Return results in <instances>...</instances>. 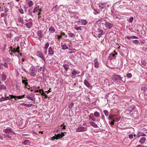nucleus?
Listing matches in <instances>:
<instances>
[{
  "label": "nucleus",
  "instance_id": "nucleus-1",
  "mask_svg": "<svg viewBox=\"0 0 147 147\" xmlns=\"http://www.w3.org/2000/svg\"><path fill=\"white\" fill-rule=\"evenodd\" d=\"M120 119L119 117L116 115H110L108 117V119L111 120L110 124L112 125H114V122L118 121Z\"/></svg>",
  "mask_w": 147,
  "mask_h": 147
},
{
  "label": "nucleus",
  "instance_id": "nucleus-2",
  "mask_svg": "<svg viewBox=\"0 0 147 147\" xmlns=\"http://www.w3.org/2000/svg\"><path fill=\"white\" fill-rule=\"evenodd\" d=\"M88 128L87 127V123H84L82 125H80L78 128L76 129L77 132H83L87 131Z\"/></svg>",
  "mask_w": 147,
  "mask_h": 147
},
{
  "label": "nucleus",
  "instance_id": "nucleus-3",
  "mask_svg": "<svg viewBox=\"0 0 147 147\" xmlns=\"http://www.w3.org/2000/svg\"><path fill=\"white\" fill-rule=\"evenodd\" d=\"M37 69L34 66H31L29 69L28 74L32 77H35L36 75Z\"/></svg>",
  "mask_w": 147,
  "mask_h": 147
},
{
  "label": "nucleus",
  "instance_id": "nucleus-4",
  "mask_svg": "<svg viewBox=\"0 0 147 147\" xmlns=\"http://www.w3.org/2000/svg\"><path fill=\"white\" fill-rule=\"evenodd\" d=\"M113 78L114 80L116 81L122 83L123 82V81L122 80L123 77H121L119 75H113Z\"/></svg>",
  "mask_w": 147,
  "mask_h": 147
},
{
  "label": "nucleus",
  "instance_id": "nucleus-5",
  "mask_svg": "<svg viewBox=\"0 0 147 147\" xmlns=\"http://www.w3.org/2000/svg\"><path fill=\"white\" fill-rule=\"evenodd\" d=\"M105 33V32L103 31L101 27H99L98 29L96 34L97 35V36L99 38L102 35L104 34Z\"/></svg>",
  "mask_w": 147,
  "mask_h": 147
},
{
  "label": "nucleus",
  "instance_id": "nucleus-6",
  "mask_svg": "<svg viewBox=\"0 0 147 147\" xmlns=\"http://www.w3.org/2000/svg\"><path fill=\"white\" fill-rule=\"evenodd\" d=\"M3 131L5 133H10L11 135H13L15 134L14 132L10 128H6L5 129L3 130Z\"/></svg>",
  "mask_w": 147,
  "mask_h": 147
},
{
  "label": "nucleus",
  "instance_id": "nucleus-7",
  "mask_svg": "<svg viewBox=\"0 0 147 147\" xmlns=\"http://www.w3.org/2000/svg\"><path fill=\"white\" fill-rule=\"evenodd\" d=\"M36 34L39 37L38 39L39 40H41L42 38L43 37V35L42 34V32L41 30H38Z\"/></svg>",
  "mask_w": 147,
  "mask_h": 147
},
{
  "label": "nucleus",
  "instance_id": "nucleus-8",
  "mask_svg": "<svg viewBox=\"0 0 147 147\" xmlns=\"http://www.w3.org/2000/svg\"><path fill=\"white\" fill-rule=\"evenodd\" d=\"M105 25L106 28H107L109 29L112 28L113 26V24L111 23L108 22H105Z\"/></svg>",
  "mask_w": 147,
  "mask_h": 147
},
{
  "label": "nucleus",
  "instance_id": "nucleus-9",
  "mask_svg": "<svg viewBox=\"0 0 147 147\" xmlns=\"http://www.w3.org/2000/svg\"><path fill=\"white\" fill-rule=\"evenodd\" d=\"M139 63L142 67H147V64L145 61L143 59H141L138 61Z\"/></svg>",
  "mask_w": 147,
  "mask_h": 147
},
{
  "label": "nucleus",
  "instance_id": "nucleus-10",
  "mask_svg": "<svg viewBox=\"0 0 147 147\" xmlns=\"http://www.w3.org/2000/svg\"><path fill=\"white\" fill-rule=\"evenodd\" d=\"M37 56L41 58L43 61H45V58L43 55V54L40 51L37 52Z\"/></svg>",
  "mask_w": 147,
  "mask_h": 147
},
{
  "label": "nucleus",
  "instance_id": "nucleus-11",
  "mask_svg": "<svg viewBox=\"0 0 147 147\" xmlns=\"http://www.w3.org/2000/svg\"><path fill=\"white\" fill-rule=\"evenodd\" d=\"M101 5L104 6L105 8H106L107 7H109L111 6V4L109 3L108 2L101 3Z\"/></svg>",
  "mask_w": 147,
  "mask_h": 147
},
{
  "label": "nucleus",
  "instance_id": "nucleus-12",
  "mask_svg": "<svg viewBox=\"0 0 147 147\" xmlns=\"http://www.w3.org/2000/svg\"><path fill=\"white\" fill-rule=\"evenodd\" d=\"M5 100H10L13 98H14V96L13 95H10L9 96H7L6 94L5 95Z\"/></svg>",
  "mask_w": 147,
  "mask_h": 147
},
{
  "label": "nucleus",
  "instance_id": "nucleus-13",
  "mask_svg": "<svg viewBox=\"0 0 147 147\" xmlns=\"http://www.w3.org/2000/svg\"><path fill=\"white\" fill-rule=\"evenodd\" d=\"M27 81V80H22V83L24 84V88H26L27 86L28 85V84Z\"/></svg>",
  "mask_w": 147,
  "mask_h": 147
},
{
  "label": "nucleus",
  "instance_id": "nucleus-14",
  "mask_svg": "<svg viewBox=\"0 0 147 147\" xmlns=\"http://www.w3.org/2000/svg\"><path fill=\"white\" fill-rule=\"evenodd\" d=\"M20 61L19 62V64H22V63L26 60L25 56H23L22 58L20 57Z\"/></svg>",
  "mask_w": 147,
  "mask_h": 147
},
{
  "label": "nucleus",
  "instance_id": "nucleus-15",
  "mask_svg": "<svg viewBox=\"0 0 147 147\" xmlns=\"http://www.w3.org/2000/svg\"><path fill=\"white\" fill-rule=\"evenodd\" d=\"M146 135L144 132H139L136 135L137 138H140L141 136H146Z\"/></svg>",
  "mask_w": 147,
  "mask_h": 147
},
{
  "label": "nucleus",
  "instance_id": "nucleus-16",
  "mask_svg": "<svg viewBox=\"0 0 147 147\" xmlns=\"http://www.w3.org/2000/svg\"><path fill=\"white\" fill-rule=\"evenodd\" d=\"M1 77V80L3 81H4L6 80L7 78V76L5 73H3Z\"/></svg>",
  "mask_w": 147,
  "mask_h": 147
},
{
  "label": "nucleus",
  "instance_id": "nucleus-17",
  "mask_svg": "<svg viewBox=\"0 0 147 147\" xmlns=\"http://www.w3.org/2000/svg\"><path fill=\"white\" fill-rule=\"evenodd\" d=\"M11 50L9 51V53L11 52H12L13 53H19L20 52L19 51H16V49L13 48H12V47H11Z\"/></svg>",
  "mask_w": 147,
  "mask_h": 147
},
{
  "label": "nucleus",
  "instance_id": "nucleus-18",
  "mask_svg": "<svg viewBox=\"0 0 147 147\" xmlns=\"http://www.w3.org/2000/svg\"><path fill=\"white\" fill-rule=\"evenodd\" d=\"M94 67L98 68L99 66V63L98 62V59L96 58L94 61Z\"/></svg>",
  "mask_w": 147,
  "mask_h": 147
},
{
  "label": "nucleus",
  "instance_id": "nucleus-19",
  "mask_svg": "<svg viewBox=\"0 0 147 147\" xmlns=\"http://www.w3.org/2000/svg\"><path fill=\"white\" fill-rule=\"evenodd\" d=\"M84 84L88 88H90L92 87L89 83L86 80H85L84 82Z\"/></svg>",
  "mask_w": 147,
  "mask_h": 147
},
{
  "label": "nucleus",
  "instance_id": "nucleus-20",
  "mask_svg": "<svg viewBox=\"0 0 147 147\" xmlns=\"http://www.w3.org/2000/svg\"><path fill=\"white\" fill-rule=\"evenodd\" d=\"M80 23L82 25H85L87 23V21L84 19H82L80 20Z\"/></svg>",
  "mask_w": 147,
  "mask_h": 147
},
{
  "label": "nucleus",
  "instance_id": "nucleus-21",
  "mask_svg": "<svg viewBox=\"0 0 147 147\" xmlns=\"http://www.w3.org/2000/svg\"><path fill=\"white\" fill-rule=\"evenodd\" d=\"M90 123L92 126L95 128H97L98 127V125L95 124V123L92 121H90Z\"/></svg>",
  "mask_w": 147,
  "mask_h": 147
},
{
  "label": "nucleus",
  "instance_id": "nucleus-22",
  "mask_svg": "<svg viewBox=\"0 0 147 147\" xmlns=\"http://www.w3.org/2000/svg\"><path fill=\"white\" fill-rule=\"evenodd\" d=\"M48 53L51 55H52L54 54V51L51 47H50L49 49Z\"/></svg>",
  "mask_w": 147,
  "mask_h": 147
},
{
  "label": "nucleus",
  "instance_id": "nucleus-23",
  "mask_svg": "<svg viewBox=\"0 0 147 147\" xmlns=\"http://www.w3.org/2000/svg\"><path fill=\"white\" fill-rule=\"evenodd\" d=\"M146 138L144 137H142L140 138L139 141V142H140L141 144H143L146 141Z\"/></svg>",
  "mask_w": 147,
  "mask_h": 147
},
{
  "label": "nucleus",
  "instance_id": "nucleus-24",
  "mask_svg": "<svg viewBox=\"0 0 147 147\" xmlns=\"http://www.w3.org/2000/svg\"><path fill=\"white\" fill-rule=\"evenodd\" d=\"M63 66L66 72L67 71L68 69L69 68V65L67 64H63Z\"/></svg>",
  "mask_w": 147,
  "mask_h": 147
},
{
  "label": "nucleus",
  "instance_id": "nucleus-25",
  "mask_svg": "<svg viewBox=\"0 0 147 147\" xmlns=\"http://www.w3.org/2000/svg\"><path fill=\"white\" fill-rule=\"evenodd\" d=\"M27 4L28 5L29 7H30L34 5V3L32 1L29 0L27 2Z\"/></svg>",
  "mask_w": 147,
  "mask_h": 147
},
{
  "label": "nucleus",
  "instance_id": "nucleus-26",
  "mask_svg": "<svg viewBox=\"0 0 147 147\" xmlns=\"http://www.w3.org/2000/svg\"><path fill=\"white\" fill-rule=\"evenodd\" d=\"M45 70V67L44 66L40 67L39 68L37 69V71L38 72H40L41 71H43Z\"/></svg>",
  "mask_w": 147,
  "mask_h": 147
},
{
  "label": "nucleus",
  "instance_id": "nucleus-27",
  "mask_svg": "<svg viewBox=\"0 0 147 147\" xmlns=\"http://www.w3.org/2000/svg\"><path fill=\"white\" fill-rule=\"evenodd\" d=\"M26 98L28 99L33 102H34L35 100V98L33 96H27Z\"/></svg>",
  "mask_w": 147,
  "mask_h": 147
},
{
  "label": "nucleus",
  "instance_id": "nucleus-28",
  "mask_svg": "<svg viewBox=\"0 0 147 147\" xmlns=\"http://www.w3.org/2000/svg\"><path fill=\"white\" fill-rule=\"evenodd\" d=\"M49 31L50 33H53L55 32V30L53 27H51L49 29Z\"/></svg>",
  "mask_w": 147,
  "mask_h": 147
},
{
  "label": "nucleus",
  "instance_id": "nucleus-29",
  "mask_svg": "<svg viewBox=\"0 0 147 147\" xmlns=\"http://www.w3.org/2000/svg\"><path fill=\"white\" fill-rule=\"evenodd\" d=\"M93 9L94 11V13L95 15H96L97 14H99L100 13V11L99 9H95L94 8Z\"/></svg>",
  "mask_w": 147,
  "mask_h": 147
},
{
  "label": "nucleus",
  "instance_id": "nucleus-30",
  "mask_svg": "<svg viewBox=\"0 0 147 147\" xmlns=\"http://www.w3.org/2000/svg\"><path fill=\"white\" fill-rule=\"evenodd\" d=\"M26 25L27 28H30L32 26V22H30L29 23H27L26 24Z\"/></svg>",
  "mask_w": 147,
  "mask_h": 147
},
{
  "label": "nucleus",
  "instance_id": "nucleus-31",
  "mask_svg": "<svg viewBox=\"0 0 147 147\" xmlns=\"http://www.w3.org/2000/svg\"><path fill=\"white\" fill-rule=\"evenodd\" d=\"M61 49L63 50H66L68 49V47L65 43L64 45H61Z\"/></svg>",
  "mask_w": 147,
  "mask_h": 147
},
{
  "label": "nucleus",
  "instance_id": "nucleus-32",
  "mask_svg": "<svg viewBox=\"0 0 147 147\" xmlns=\"http://www.w3.org/2000/svg\"><path fill=\"white\" fill-rule=\"evenodd\" d=\"M18 22L21 23L22 24H24V20L22 17H20L18 18Z\"/></svg>",
  "mask_w": 147,
  "mask_h": 147
},
{
  "label": "nucleus",
  "instance_id": "nucleus-33",
  "mask_svg": "<svg viewBox=\"0 0 147 147\" xmlns=\"http://www.w3.org/2000/svg\"><path fill=\"white\" fill-rule=\"evenodd\" d=\"M3 89L5 90L7 89L6 87L4 84L0 85V90Z\"/></svg>",
  "mask_w": 147,
  "mask_h": 147
},
{
  "label": "nucleus",
  "instance_id": "nucleus-34",
  "mask_svg": "<svg viewBox=\"0 0 147 147\" xmlns=\"http://www.w3.org/2000/svg\"><path fill=\"white\" fill-rule=\"evenodd\" d=\"M20 105L28 107H31L32 105V104H27L24 103H21L20 104Z\"/></svg>",
  "mask_w": 147,
  "mask_h": 147
},
{
  "label": "nucleus",
  "instance_id": "nucleus-35",
  "mask_svg": "<svg viewBox=\"0 0 147 147\" xmlns=\"http://www.w3.org/2000/svg\"><path fill=\"white\" fill-rule=\"evenodd\" d=\"M77 74V72L76 70L74 69L71 72V76H75Z\"/></svg>",
  "mask_w": 147,
  "mask_h": 147
},
{
  "label": "nucleus",
  "instance_id": "nucleus-36",
  "mask_svg": "<svg viewBox=\"0 0 147 147\" xmlns=\"http://www.w3.org/2000/svg\"><path fill=\"white\" fill-rule=\"evenodd\" d=\"M69 32L68 33V35L69 37H74L75 36V34L71 33L70 31H69Z\"/></svg>",
  "mask_w": 147,
  "mask_h": 147
},
{
  "label": "nucleus",
  "instance_id": "nucleus-37",
  "mask_svg": "<svg viewBox=\"0 0 147 147\" xmlns=\"http://www.w3.org/2000/svg\"><path fill=\"white\" fill-rule=\"evenodd\" d=\"M22 144L25 145H28L30 144V141L28 140H25L22 142Z\"/></svg>",
  "mask_w": 147,
  "mask_h": 147
},
{
  "label": "nucleus",
  "instance_id": "nucleus-38",
  "mask_svg": "<svg viewBox=\"0 0 147 147\" xmlns=\"http://www.w3.org/2000/svg\"><path fill=\"white\" fill-rule=\"evenodd\" d=\"M61 134H58L57 135V137L58 138V139H59V138H61L64 136V134L63 133H62V132H61Z\"/></svg>",
  "mask_w": 147,
  "mask_h": 147
},
{
  "label": "nucleus",
  "instance_id": "nucleus-39",
  "mask_svg": "<svg viewBox=\"0 0 147 147\" xmlns=\"http://www.w3.org/2000/svg\"><path fill=\"white\" fill-rule=\"evenodd\" d=\"M39 6L36 7L34 9L33 13H35L36 12H37L38 10H39Z\"/></svg>",
  "mask_w": 147,
  "mask_h": 147
},
{
  "label": "nucleus",
  "instance_id": "nucleus-40",
  "mask_svg": "<svg viewBox=\"0 0 147 147\" xmlns=\"http://www.w3.org/2000/svg\"><path fill=\"white\" fill-rule=\"evenodd\" d=\"M94 116L96 117H98L100 116V113L96 111L94 113Z\"/></svg>",
  "mask_w": 147,
  "mask_h": 147
},
{
  "label": "nucleus",
  "instance_id": "nucleus-41",
  "mask_svg": "<svg viewBox=\"0 0 147 147\" xmlns=\"http://www.w3.org/2000/svg\"><path fill=\"white\" fill-rule=\"evenodd\" d=\"M24 96H25V95H24L22 96H14L15 97H14V98H17L18 99H21L22 98H24Z\"/></svg>",
  "mask_w": 147,
  "mask_h": 147
},
{
  "label": "nucleus",
  "instance_id": "nucleus-42",
  "mask_svg": "<svg viewBox=\"0 0 147 147\" xmlns=\"http://www.w3.org/2000/svg\"><path fill=\"white\" fill-rule=\"evenodd\" d=\"M49 42H47L46 43L45 45V46L44 47V49L47 50L49 46Z\"/></svg>",
  "mask_w": 147,
  "mask_h": 147
},
{
  "label": "nucleus",
  "instance_id": "nucleus-43",
  "mask_svg": "<svg viewBox=\"0 0 147 147\" xmlns=\"http://www.w3.org/2000/svg\"><path fill=\"white\" fill-rule=\"evenodd\" d=\"M74 29L77 30H82L81 26L77 27L76 26H75Z\"/></svg>",
  "mask_w": 147,
  "mask_h": 147
},
{
  "label": "nucleus",
  "instance_id": "nucleus-44",
  "mask_svg": "<svg viewBox=\"0 0 147 147\" xmlns=\"http://www.w3.org/2000/svg\"><path fill=\"white\" fill-rule=\"evenodd\" d=\"M103 112L104 113L105 115L106 116H108L109 115V112L107 111L106 110H105L103 111Z\"/></svg>",
  "mask_w": 147,
  "mask_h": 147
},
{
  "label": "nucleus",
  "instance_id": "nucleus-45",
  "mask_svg": "<svg viewBox=\"0 0 147 147\" xmlns=\"http://www.w3.org/2000/svg\"><path fill=\"white\" fill-rule=\"evenodd\" d=\"M132 42L136 45H138L139 44V42L138 40H135L132 41Z\"/></svg>",
  "mask_w": 147,
  "mask_h": 147
},
{
  "label": "nucleus",
  "instance_id": "nucleus-46",
  "mask_svg": "<svg viewBox=\"0 0 147 147\" xmlns=\"http://www.w3.org/2000/svg\"><path fill=\"white\" fill-rule=\"evenodd\" d=\"M74 105V103L73 102L69 105V107L70 109L71 110L72 109V108L73 107Z\"/></svg>",
  "mask_w": 147,
  "mask_h": 147
},
{
  "label": "nucleus",
  "instance_id": "nucleus-47",
  "mask_svg": "<svg viewBox=\"0 0 147 147\" xmlns=\"http://www.w3.org/2000/svg\"><path fill=\"white\" fill-rule=\"evenodd\" d=\"M127 77L129 78H131L132 76V75L130 73H128L126 74Z\"/></svg>",
  "mask_w": 147,
  "mask_h": 147
},
{
  "label": "nucleus",
  "instance_id": "nucleus-48",
  "mask_svg": "<svg viewBox=\"0 0 147 147\" xmlns=\"http://www.w3.org/2000/svg\"><path fill=\"white\" fill-rule=\"evenodd\" d=\"M58 7V5H56L55 6H54L53 8V10L54 11H57V9Z\"/></svg>",
  "mask_w": 147,
  "mask_h": 147
},
{
  "label": "nucleus",
  "instance_id": "nucleus-49",
  "mask_svg": "<svg viewBox=\"0 0 147 147\" xmlns=\"http://www.w3.org/2000/svg\"><path fill=\"white\" fill-rule=\"evenodd\" d=\"M18 11L21 14H23L24 13V11L22 8H20L18 9Z\"/></svg>",
  "mask_w": 147,
  "mask_h": 147
},
{
  "label": "nucleus",
  "instance_id": "nucleus-50",
  "mask_svg": "<svg viewBox=\"0 0 147 147\" xmlns=\"http://www.w3.org/2000/svg\"><path fill=\"white\" fill-rule=\"evenodd\" d=\"M55 37H56L57 36V39H58V40H60V39L61 38H62V36H61V35H55Z\"/></svg>",
  "mask_w": 147,
  "mask_h": 147
},
{
  "label": "nucleus",
  "instance_id": "nucleus-51",
  "mask_svg": "<svg viewBox=\"0 0 147 147\" xmlns=\"http://www.w3.org/2000/svg\"><path fill=\"white\" fill-rule=\"evenodd\" d=\"M4 135L6 137H7L10 140H12V137L11 136H9L8 135Z\"/></svg>",
  "mask_w": 147,
  "mask_h": 147
},
{
  "label": "nucleus",
  "instance_id": "nucleus-52",
  "mask_svg": "<svg viewBox=\"0 0 147 147\" xmlns=\"http://www.w3.org/2000/svg\"><path fill=\"white\" fill-rule=\"evenodd\" d=\"M125 37L127 38L128 39H130V38L134 39V36H126Z\"/></svg>",
  "mask_w": 147,
  "mask_h": 147
},
{
  "label": "nucleus",
  "instance_id": "nucleus-53",
  "mask_svg": "<svg viewBox=\"0 0 147 147\" xmlns=\"http://www.w3.org/2000/svg\"><path fill=\"white\" fill-rule=\"evenodd\" d=\"M133 135L132 134H130L128 135V137L130 139H132L133 138Z\"/></svg>",
  "mask_w": 147,
  "mask_h": 147
},
{
  "label": "nucleus",
  "instance_id": "nucleus-54",
  "mask_svg": "<svg viewBox=\"0 0 147 147\" xmlns=\"http://www.w3.org/2000/svg\"><path fill=\"white\" fill-rule=\"evenodd\" d=\"M133 19H134L133 17H131L129 19V22L131 23L133 20Z\"/></svg>",
  "mask_w": 147,
  "mask_h": 147
},
{
  "label": "nucleus",
  "instance_id": "nucleus-55",
  "mask_svg": "<svg viewBox=\"0 0 147 147\" xmlns=\"http://www.w3.org/2000/svg\"><path fill=\"white\" fill-rule=\"evenodd\" d=\"M21 67V69L24 71H25L26 73L28 72V71L27 70H26L24 68L23 66H22Z\"/></svg>",
  "mask_w": 147,
  "mask_h": 147
},
{
  "label": "nucleus",
  "instance_id": "nucleus-56",
  "mask_svg": "<svg viewBox=\"0 0 147 147\" xmlns=\"http://www.w3.org/2000/svg\"><path fill=\"white\" fill-rule=\"evenodd\" d=\"M7 16V14H5L3 13H1V16L2 17H3L4 16Z\"/></svg>",
  "mask_w": 147,
  "mask_h": 147
},
{
  "label": "nucleus",
  "instance_id": "nucleus-57",
  "mask_svg": "<svg viewBox=\"0 0 147 147\" xmlns=\"http://www.w3.org/2000/svg\"><path fill=\"white\" fill-rule=\"evenodd\" d=\"M3 65L6 67L7 68L8 67V65L6 62H4L3 63Z\"/></svg>",
  "mask_w": 147,
  "mask_h": 147
},
{
  "label": "nucleus",
  "instance_id": "nucleus-58",
  "mask_svg": "<svg viewBox=\"0 0 147 147\" xmlns=\"http://www.w3.org/2000/svg\"><path fill=\"white\" fill-rule=\"evenodd\" d=\"M4 11L5 13H6L8 11L9 9H8L7 7H6L5 8Z\"/></svg>",
  "mask_w": 147,
  "mask_h": 147
},
{
  "label": "nucleus",
  "instance_id": "nucleus-59",
  "mask_svg": "<svg viewBox=\"0 0 147 147\" xmlns=\"http://www.w3.org/2000/svg\"><path fill=\"white\" fill-rule=\"evenodd\" d=\"M102 19H100L99 20H98L97 21V23H100V22H102Z\"/></svg>",
  "mask_w": 147,
  "mask_h": 147
},
{
  "label": "nucleus",
  "instance_id": "nucleus-60",
  "mask_svg": "<svg viewBox=\"0 0 147 147\" xmlns=\"http://www.w3.org/2000/svg\"><path fill=\"white\" fill-rule=\"evenodd\" d=\"M99 7H100L99 9L100 10H102L103 9L105 8L103 6L101 7L100 5H99Z\"/></svg>",
  "mask_w": 147,
  "mask_h": 147
},
{
  "label": "nucleus",
  "instance_id": "nucleus-61",
  "mask_svg": "<svg viewBox=\"0 0 147 147\" xmlns=\"http://www.w3.org/2000/svg\"><path fill=\"white\" fill-rule=\"evenodd\" d=\"M24 10H25V12H26V10H27V7H26V5H25L24 6Z\"/></svg>",
  "mask_w": 147,
  "mask_h": 147
},
{
  "label": "nucleus",
  "instance_id": "nucleus-62",
  "mask_svg": "<svg viewBox=\"0 0 147 147\" xmlns=\"http://www.w3.org/2000/svg\"><path fill=\"white\" fill-rule=\"evenodd\" d=\"M41 94L42 95H43V96H46V94L44 92V91H42V93H41Z\"/></svg>",
  "mask_w": 147,
  "mask_h": 147
},
{
  "label": "nucleus",
  "instance_id": "nucleus-63",
  "mask_svg": "<svg viewBox=\"0 0 147 147\" xmlns=\"http://www.w3.org/2000/svg\"><path fill=\"white\" fill-rule=\"evenodd\" d=\"M145 88H146L145 87H142L141 88V89L142 90H145Z\"/></svg>",
  "mask_w": 147,
  "mask_h": 147
},
{
  "label": "nucleus",
  "instance_id": "nucleus-64",
  "mask_svg": "<svg viewBox=\"0 0 147 147\" xmlns=\"http://www.w3.org/2000/svg\"><path fill=\"white\" fill-rule=\"evenodd\" d=\"M3 10V7H0V11H2Z\"/></svg>",
  "mask_w": 147,
  "mask_h": 147
}]
</instances>
